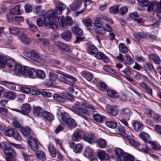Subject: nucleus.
Returning a JSON list of instances; mask_svg holds the SVG:
<instances>
[{
  "label": "nucleus",
  "instance_id": "42",
  "mask_svg": "<svg viewBox=\"0 0 161 161\" xmlns=\"http://www.w3.org/2000/svg\"><path fill=\"white\" fill-rule=\"evenodd\" d=\"M53 97V99L56 101L63 103L66 102V100L64 97L57 94H54Z\"/></svg>",
  "mask_w": 161,
  "mask_h": 161
},
{
  "label": "nucleus",
  "instance_id": "26",
  "mask_svg": "<svg viewBox=\"0 0 161 161\" xmlns=\"http://www.w3.org/2000/svg\"><path fill=\"white\" fill-rule=\"evenodd\" d=\"M64 124H66L70 129L75 128L76 126V123L75 120L72 118H69Z\"/></svg>",
  "mask_w": 161,
  "mask_h": 161
},
{
  "label": "nucleus",
  "instance_id": "56",
  "mask_svg": "<svg viewBox=\"0 0 161 161\" xmlns=\"http://www.w3.org/2000/svg\"><path fill=\"white\" fill-rule=\"evenodd\" d=\"M105 124L108 127L112 129L115 128L117 125V123L115 121H107Z\"/></svg>",
  "mask_w": 161,
  "mask_h": 161
},
{
  "label": "nucleus",
  "instance_id": "31",
  "mask_svg": "<svg viewBox=\"0 0 161 161\" xmlns=\"http://www.w3.org/2000/svg\"><path fill=\"white\" fill-rule=\"evenodd\" d=\"M150 57L155 64L158 65L161 64V60L157 55L156 54H151Z\"/></svg>",
  "mask_w": 161,
  "mask_h": 161
},
{
  "label": "nucleus",
  "instance_id": "24",
  "mask_svg": "<svg viewBox=\"0 0 161 161\" xmlns=\"http://www.w3.org/2000/svg\"><path fill=\"white\" fill-rule=\"evenodd\" d=\"M55 72L57 73L63 75L64 76L68 78L70 80L69 81L70 82L73 83L76 81V79L75 78L67 73L63 72H61L58 70H56Z\"/></svg>",
  "mask_w": 161,
  "mask_h": 161
},
{
  "label": "nucleus",
  "instance_id": "63",
  "mask_svg": "<svg viewBox=\"0 0 161 161\" xmlns=\"http://www.w3.org/2000/svg\"><path fill=\"white\" fill-rule=\"evenodd\" d=\"M126 59L125 62V64L130 65L133 63V60L130 57L129 55L126 54Z\"/></svg>",
  "mask_w": 161,
  "mask_h": 161
},
{
  "label": "nucleus",
  "instance_id": "39",
  "mask_svg": "<svg viewBox=\"0 0 161 161\" xmlns=\"http://www.w3.org/2000/svg\"><path fill=\"white\" fill-rule=\"evenodd\" d=\"M134 130L137 131H141L143 128V125L141 123L136 121L134 123Z\"/></svg>",
  "mask_w": 161,
  "mask_h": 161
},
{
  "label": "nucleus",
  "instance_id": "10",
  "mask_svg": "<svg viewBox=\"0 0 161 161\" xmlns=\"http://www.w3.org/2000/svg\"><path fill=\"white\" fill-rule=\"evenodd\" d=\"M161 7V5H160V3H159L157 2H154L153 3H151L148 7H147V11L150 12L152 11L155 12L158 11V8Z\"/></svg>",
  "mask_w": 161,
  "mask_h": 161
},
{
  "label": "nucleus",
  "instance_id": "35",
  "mask_svg": "<svg viewBox=\"0 0 161 161\" xmlns=\"http://www.w3.org/2000/svg\"><path fill=\"white\" fill-rule=\"evenodd\" d=\"M20 158H23L25 161L32 160L33 156L26 153H22L20 155Z\"/></svg>",
  "mask_w": 161,
  "mask_h": 161
},
{
  "label": "nucleus",
  "instance_id": "6",
  "mask_svg": "<svg viewBox=\"0 0 161 161\" xmlns=\"http://www.w3.org/2000/svg\"><path fill=\"white\" fill-rule=\"evenodd\" d=\"M28 142L29 145L33 151H36L38 149L40 144L37 139L29 137L28 138Z\"/></svg>",
  "mask_w": 161,
  "mask_h": 161
},
{
  "label": "nucleus",
  "instance_id": "58",
  "mask_svg": "<svg viewBox=\"0 0 161 161\" xmlns=\"http://www.w3.org/2000/svg\"><path fill=\"white\" fill-rule=\"evenodd\" d=\"M73 32L77 34L79 36H82L83 34V32L82 30L79 28L78 27H75L72 28Z\"/></svg>",
  "mask_w": 161,
  "mask_h": 161
},
{
  "label": "nucleus",
  "instance_id": "49",
  "mask_svg": "<svg viewBox=\"0 0 161 161\" xmlns=\"http://www.w3.org/2000/svg\"><path fill=\"white\" fill-rule=\"evenodd\" d=\"M95 31L96 33L102 35H104L106 33V29L103 26L96 27Z\"/></svg>",
  "mask_w": 161,
  "mask_h": 161
},
{
  "label": "nucleus",
  "instance_id": "3",
  "mask_svg": "<svg viewBox=\"0 0 161 161\" xmlns=\"http://www.w3.org/2000/svg\"><path fill=\"white\" fill-rule=\"evenodd\" d=\"M6 64L10 69L14 71L17 75L20 74V72L22 67L20 64H16L14 60L12 59H8Z\"/></svg>",
  "mask_w": 161,
  "mask_h": 161
},
{
  "label": "nucleus",
  "instance_id": "7",
  "mask_svg": "<svg viewBox=\"0 0 161 161\" xmlns=\"http://www.w3.org/2000/svg\"><path fill=\"white\" fill-rule=\"evenodd\" d=\"M27 56L30 59L36 62H40L42 60V57L38 54H36L34 51L29 52Z\"/></svg>",
  "mask_w": 161,
  "mask_h": 161
},
{
  "label": "nucleus",
  "instance_id": "14",
  "mask_svg": "<svg viewBox=\"0 0 161 161\" xmlns=\"http://www.w3.org/2000/svg\"><path fill=\"white\" fill-rule=\"evenodd\" d=\"M20 131L24 136L27 137L30 136V137H31L33 135L32 131L30 128L28 127H21Z\"/></svg>",
  "mask_w": 161,
  "mask_h": 161
},
{
  "label": "nucleus",
  "instance_id": "19",
  "mask_svg": "<svg viewBox=\"0 0 161 161\" xmlns=\"http://www.w3.org/2000/svg\"><path fill=\"white\" fill-rule=\"evenodd\" d=\"M42 116L46 120L49 121H52L53 119V116L52 114L47 111L44 112L42 113Z\"/></svg>",
  "mask_w": 161,
  "mask_h": 161
},
{
  "label": "nucleus",
  "instance_id": "15",
  "mask_svg": "<svg viewBox=\"0 0 161 161\" xmlns=\"http://www.w3.org/2000/svg\"><path fill=\"white\" fill-rule=\"evenodd\" d=\"M97 157L101 161L108 160L110 158L109 155L106 153L105 151L103 150L97 153Z\"/></svg>",
  "mask_w": 161,
  "mask_h": 161
},
{
  "label": "nucleus",
  "instance_id": "20",
  "mask_svg": "<svg viewBox=\"0 0 161 161\" xmlns=\"http://www.w3.org/2000/svg\"><path fill=\"white\" fill-rule=\"evenodd\" d=\"M66 8V6L64 4L58 2L56 4V8L55 10L57 11V14H58L59 15L61 14L62 11Z\"/></svg>",
  "mask_w": 161,
  "mask_h": 161
},
{
  "label": "nucleus",
  "instance_id": "59",
  "mask_svg": "<svg viewBox=\"0 0 161 161\" xmlns=\"http://www.w3.org/2000/svg\"><path fill=\"white\" fill-rule=\"evenodd\" d=\"M83 149V146L81 144H78L75 145L73 151L75 153H80Z\"/></svg>",
  "mask_w": 161,
  "mask_h": 161
},
{
  "label": "nucleus",
  "instance_id": "9",
  "mask_svg": "<svg viewBox=\"0 0 161 161\" xmlns=\"http://www.w3.org/2000/svg\"><path fill=\"white\" fill-rule=\"evenodd\" d=\"M58 78V75L51 72L49 73V79L47 80V84L52 86L55 84V80Z\"/></svg>",
  "mask_w": 161,
  "mask_h": 161
},
{
  "label": "nucleus",
  "instance_id": "28",
  "mask_svg": "<svg viewBox=\"0 0 161 161\" xmlns=\"http://www.w3.org/2000/svg\"><path fill=\"white\" fill-rule=\"evenodd\" d=\"M82 76L89 81H91L93 78V75L92 73L87 72L83 71Z\"/></svg>",
  "mask_w": 161,
  "mask_h": 161
},
{
  "label": "nucleus",
  "instance_id": "18",
  "mask_svg": "<svg viewBox=\"0 0 161 161\" xmlns=\"http://www.w3.org/2000/svg\"><path fill=\"white\" fill-rule=\"evenodd\" d=\"M81 1L80 0H75L70 5V9L74 10L78 9L81 5Z\"/></svg>",
  "mask_w": 161,
  "mask_h": 161
},
{
  "label": "nucleus",
  "instance_id": "29",
  "mask_svg": "<svg viewBox=\"0 0 161 161\" xmlns=\"http://www.w3.org/2000/svg\"><path fill=\"white\" fill-rule=\"evenodd\" d=\"M1 83L3 85L7 86L11 89H15L16 88L14 82H8L6 81H1Z\"/></svg>",
  "mask_w": 161,
  "mask_h": 161
},
{
  "label": "nucleus",
  "instance_id": "5",
  "mask_svg": "<svg viewBox=\"0 0 161 161\" xmlns=\"http://www.w3.org/2000/svg\"><path fill=\"white\" fill-rule=\"evenodd\" d=\"M118 130L121 133H124L123 136L125 138L128 140L130 144L135 147H138L139 144L136 142L133 139V137L128 135L126 133L125 129L122 126H120L118 128Z\"/></svg>",
  "mask_w": 161,
  "mask_h": 161
},
{
  "label": "nucleus",
  "instance_id": "23",
  "mask_svg": "<svg viewBox=\"0 0 161 161\" xmlns=\"http://www.w3.org/2000/svg\"><path fill=\"white\" fill-rule=\"evenodd\" d=\"M23 12V11L20 10V6L17 5L15 6L10 11V13H12L14 15H20Z\"/></svg>",
  "mask_w": 161,
  "mask_h": 161
},
{
  "label": "nucleus",
  "instance_id": "2",
  "mask_svg": "<svg viewBox=\"0 0 161 161\" xmlns=\"http://www.w3.org/2000/svg\"><path fill=\"white\" fill-rule=\"evenodd\" d=\"M20 74L32 79H35L37 76L36 71L34 68H29L27 66H22Z\"/></svg>",
  "mask_w": 161,
  "mask_h": 161
},
{
  "label": "nucleus",
  "instance_id": "46",
  "mask_svg": "<svg viewBox=\"0 0 161 161\" xmlns=\"http://www.w3.org/2000/svg\"><path fill=\"white\" fill-rule=\"evenodd\" d=\"M95 137L93 135H89L85 136L84 140L90 144H92L95 142Z\"/></svg>",
  "mask_w": 161,
  "mask_h": 161
},
{
  "label": "nucleus",
  "instance_id": "12",
  "mask_svg": "<svg viewBox=\"0 0 161 161\" xmlns=\"http://www.w3.org/2000/svg\"><path fill=\"white\" fill-rule=\"evenodd\" d=\"M58 118L61 124H64L69 118V116L67 113L64 112L62 113L61 115L58 116Z\"/></svg>",
  "mask_w": 161,
  "mask_h": 161
},
{
  "label": "nucleus",
  "instance_id": "27",
  "mask_svg": "<svg viewBox=\"0 0 161 161\" xmlns=\"http://www.w3.org/2000/svg\"><path fill=\"white\" fill-rule=\"evenodd\" d=\"M3 95L5 97L11 100L14 99L16 97L15 93L11 91L4 92Z\"/></svg>",
  "mask_w": 161,
  "mask_h": 161
},
{
  "label": "nucleus",
  "instance_id": "61",
  "mask_svg": "<svg viewBox=\"0 0 161 161\" xmlns=\"http://www.w3.org/2000/svg\"><path fill=\"white\" fill-rule=\"evenodd\" d=\"M82 22L86 26H90L92 25V20L90 18L83 19Z\"/></svg>",
  "mask_w": 161,
  "mask_h": 161
},
{
  "label": "nucleus",
  "instance_id": "64",
  "mask_svg": "<svg viewBox=\"0 0 161 161\" xmlns=\"http://www.w3.org/2000/svg\"><path fill=\"white\" fill-rule=\"evenodd\" d=\"M95 57L98 59H105L107 58L106 56L103 53L99 52H97L95 55Z\"/></svg>",
  "mask_w": 161,
  "mask_h": 161
},
{
  "label": "nucleus",
  "instance_id": "21",
  "mask_svg": "<svg viewBox=\"0 0 161 161\" xmlns=\"http://www.w3.org/2000/svg\"><path fill=\"white\" fill-rule=\"evenodd\" d=\"M143 67L145 70H149L151 72H153L154 67L152 63L149 62H146L143 64Z\"/></svg>",
  "mask_w": 161,
  "mask_h": 161
},
{
  "label": "nucleus",
  "instance_id": "41",
  "mask_svg": "<svg viewBox=\"0 0 161 161\" xmlns=\"http://www.w3.org/2000/svg\"><path fill=\"white\" fill-rule=\"evenodd\" d=\"M36 157L41 160L45 161L46 160L44 153L40 150H38L36 152Z\"/></svg>",
  "mask_w": 161,
  "mask_h": 161
},
{
  "label": "nucleus",
  "instance_id": "8",
  "mask_svg": "<svg viewBox=\"0 0 161 161\" xmlns=\"http://www.w3.org/2000/svg\"><path fill=\"white\" fill-rule=\"evenodd\" d=\"M60 37L66 42H69L71 39L72 34L69 30H66L63 32L60 35Z\"/></svg>",
  "mask_w": 161,
  "mask_h": 161
},
{
  "label": "nucleus",
  "instance_id": "54",
  "mask_svg": "<svg viewBox=\"0 0 161 161\" xmlns=\"http://www.w3.org/2000/svg\"><path fill=\"white\" fill-rule=\"evenodd\" d=\"M98 144L100 147L103 148L106 147L107 144V142L104 139L100 138L98 140Z\"/></svg>",
  "mask_w": 161,
  "mask_h": 161
},
{
  "label": "nucleus",
  "instance_id": "25",
  "mask_svg": "<svg viewBox=\"0 0 161 161\" xmlns=\"http://www.w3.org/2000/svg\"><path fill=\"white\" fill-rule=\"evenodd\" d=\"M24 32H22L19 38V39L24 43L25 44H28L30 43V41L29 39L28 38L25 34H24Z\"/></svg>",
  "mask_w": 161,
  "mask_h": 161
},
{
  "label": "nucleus",
  "instance_id": "33",
  "mask_svg": "<svg viewBox=\"0 0 161 161\" xmlns=\"http://www.w3.org/2000/svg\"><path fill=\"white\" fill-rule=\"evenodd\" d=\"M107 93L108 96L113 98L116 99L119 97V94L115 91L111 89H108Z\"/></svg>",
  "mask_w": 161,
  "mask_h": 161
},
{
  "label": "nucleus",
  "instance_id": "47",
  "mask_svg": "<svg viewBox=\"0 0 161 161\" xmlns=\"http://www.w3.org/2000/svg\"><path fill=\"white\" fill-rule=\"evenodd\" d=\"M97 51V49L93 45H91L87 51L88 53L91 55L95 54Z\"/></svg>",
  "mask_w": 161,
  "mask_h": 161
},
{
  "label": "nucleus",
  "instance_id": "57",
  "mask_svg": "<svg viewBox=\"0 0 161 161\" xmlns=\"http://www.w3.org/2000/svg\"><path fill=\"white\" fill-rule=\"evenodd\" d=\"M99 89L103 92L107 91L108 89V86L104 83L102 82L99 83Z\"/></svg>",
  "mask_w": 161,
  "mask_h": 161
},
{
  "label": "nucleus",
  "instance_id": "38",
  "mask_svg": "<svg viewBox=\"0 0 161 161\" xmlns=\"http://www.w3.org/2000/svg\"><path fill=\"white\" fill-rule=\"evenodd\" d=\"M7 56L3 55H0V67H5L7 60Z\"/></svg>",
  "mask_w": 161,
  "mask_h": 161
},
{
  "label": "nucleus",
  "instance_id": "60",
  "mask_svg": "<svg viewBox=\"0 0 161 161\" xmlns=\"http://www.w3.org/2000/svg\"><path fill=\"white\" fill-rule=\"evenodd\" d=\"M119 48L120 51L124 53H126L128 51V49L127 47L123 43H121L119 44Z\"/></svg>",
  "mask_w": 161,
  "mask_h": 161
},
{
  "label": "nucleus",
  "instance_id": "45",
  "mask_svg": "<svg viewBox=\"0 0 161 161\" xmlns=\"http://www.w3.org/2000/svg\"><path fill=\"white\" fill-rule=\"evenodd\" d=\"M55 45L60 49L63 50H67L68 47L67 46L63 43L59 42H55Z\"/></svg>",
  "mask_w": 161,
  "mask_h": 161
},
{
  "label": "nucleus",
  "instance_id": "17",
  "mask_svg": "<svg viewBox=\"0 0 161 161\" xmlns=\"http://www.w3.org/2000/svg\"><path fill=\"white\" fill-rule=\"evenodd\" d=\"M108 113L113 116H115L117 114L118 108L117 106H109L107 108Z\"/></svg>",
  "mask_w": 161,
  "mask_h": 161
},
{
  "label": "nucleus",
  "instance_id": "55",
  "mask_svg": "<svg viewBox=\"0 0 161 161\" xmlns=\"http://www.w3.org/2000/svg\"><path fill=\"white\" fill-rule=\"evenodd\" d=\"M5 135L9 137H13L15 134L14 130L12 128H9L5 131L4 132Z\"/></svg>",
  "mask_w": 161,
  "mask_h": 161
},
{
  "label": "nucleus",
  "instance_id": "1",
  "mask_svg": "<svg viewBox=\"0 0 161 161\" xmlns=\"http://www.w3.org/2000/svg\"><path fill=\"white\" fill-rule=\"evenodd\" d=\"M72 110L75 113L80 116L84 119L86 120L87 117L86 115L88 114V111L87 110L81 108L80 103L78 102H76L73 106Z\"/></svg>",
  "mask_w": 161,
  "mask_h": 161
},
{
  "label": "nucleus",
  "instance_id": "50",
  "mask_svg": "<svg viewBox=\"0 0 161 161\" xmlns=\"http://www.w3.org/2000/svg\"><path fill=\"white\" fill-rule=\"evenodd\" d=\"M36 78L41 79H44L46 77L45 72L41 70H39L36 71Z\"/></svg>",
  "mask_w": 161,
  "mask_h": 161
},
{
  "label": "nucleus",
  "instance_id": "34",
  "mask_svg": "<svg viewBox=\"0 0 161 161\" xmlns=\"http://www.w3.org/2000/svg\"><path fill=\"white\" fill-rule=\"evenodd\" d=\"M57 11L55 9L49 10L47 13V16H49L51 18H57L58 15H59V14H57Z\"/></svg>",
  "mask_w": 161,
  "mask_h": 161
},
{
  "label": "nucleus",
  "instance_id": "4",
  "mask_svg": "<svg viewBox=\"0 0 161 161\" xmlns=\"http://www.w3.org/2000/svg\"><path fill=\"white\" fill-rule=\"evenodd\" d=\"M4 153L7 161H14L16 160V153L13 149L8 147H5Z\"/></svg>",
  "mask_w": 161,
  "mask_h": 161
},
{
  "label": "nucleus",
  "instance_id": "51",
  "mask_svg": "<svg viewBox=\"0 0 161 161\" xmlns=\"http://www.w3.org/2000/svg\"><path fill=\"white\" fill-rule=\"evenodd\" d=\"M58 20L60 26L62 27L66 28V20L64 17L61 16L58 19Z\"/></svg>",
  "mask_w": 161,
  "mask_h": 161
},
{
  "label": "nucleus",
  "instance_id": "40",
  "mask_svg": "<svg viewBox=\"0 0 161 161\" xmlns=\"http://www.w3.org/2000/svg\"><path fill=\"white\" fill-rule=\"evenodd\" d=\"M139 136L140 137L146 142H150V141L148 140L150 138V136L148 134L143 132H142L140 133Z\"/></svg>",
  "mask_w": 161,
  "mask_h": 161
},
{
  "label": "nucleus",
  "instance_id": "44",
  "mask_svg": "<svg viewBox=\"0 0 161 161\" xmlns=\"http://www.w3.org/2000/svg\"><path fill=\"white\" fill-rule=\"evenodd\" d=\"M48 150L51 155L54 158L56 156L57 151L53 145L50 144L48 146Z\"/></svg>",
  "mask_w": 161,
  "mask_h": 161
},
{
  "label": "nucleus",
  "instance_id": "48",
  "mask_svg": "<svg viewBox=\"0 0 161 161\" xmlns=\"http://www.w3.org/2000/svg\"><path fill=\"white\" fill-rule=\"evenodd\" d=\"M94 119L97 122L101 123L105 119L104 116H102L97 114H94L93 115Z\"/></svg>",
  "mask_w": 161,
  "mask_h": 161
},
{
  "label": "nucleus",
  "instance_id": "16",
  "mask_svg": "<svg viewBox=\"0 0 161 161\" xmlns=\"http://www.w3.org/2000/svg\"><path fill=\"white\" fill-rule=\"evenodd\" d=\"M31 107L28 103L24 104L21 107L22 114L27 115L30 112Z\"/></svg>",
  "mask_w": 161,
  "mask_h": 161
},
{
  "label": "nucleus",
  "instance_id": "62",
  "mask_svg": "<svg viewBox=\"0 0 161 161\" xmlns=\"http://www.w3.org/2000/svg\"><path fill=\"white\" fill-rule=\"evenodd\" d=\"M43 109L40 107H37L35 108L34 110V114L37 116H39L40 114L42 113Z\"/></svg>",
  "mask_w": 161,
  "mask_h": 161
},
{
  "label": "nucleus",
  "instance_id": "36",
  "mask_svg": "<svg viewBox=\"0 0 161 161\" xmlns=\"http://www.w3.org/2000/svg\"><path fill=\"white\" fill-rule=\"evenodd\" d=\"M83 154L84 156L87 158L91 157L92 155V149L89 147H87L84 152Z\"/></svg>",
  "mask_w": 161,
  "mask_h": 161
},
{
  "label": "nucleus",
  "instance_id": "22",
  "mask_svg": "<svg viewBox=\"0 0 161 161\" xmlns=\"http://www.w3.org/2000/svg\"><path fill=\"white\" fill-rule=\"evenodd\" d=\"M114 151L117 157L118 158V160L122 161V158H123V154L125 153H124V151L120 148H117L115 149Z\"/></svg>",
  "mask_w": 161,
  "mask_h": 161
},
{
  "label": "nucleus",
  "instance_id": "37",
  "mask_svg": "<svg viewBox=\"0 0 161 161\" xmlns=\"http://www.w3.org/2000/svg\"><path fill=\"white\" fill-rule=\"evenodd\" d=\"M103 22L102 18L97 17L94 20V24L96 27L103 26Z\"/></svg>",
  "mask_w": 161,
  "mask_h": 161
},
{
  "label": "nucleus",
  "instance_id": "32",
  "mask_svg": "<svg viewBox=\"0 0 161 161\" xmlns=\"http://www.w3.org/2000/svg\"><path fill=\"white\" fill-rule=\"evenodd\" d=\"M123 159L124 161H134L135 157L131 154L125 153L123 154Z\"/></svg>",
  "mask_w": 161,
  "mask_h": 161
},
{
  "label": "nucleus",
  "instance_id": "30",
  "mask_svg": "<svg viewBox=\"0 0 161 161\" xmlns=\"http://www.w3.org/2000/svg\"><path fill=\"white\" fill-rule=\"evenodd\" d=\"M81 104L83 107H85L90 109L91 111L93 112L95 111V107L92 104L86 102L85 101L82 102Z\"/></svg>",
  "mask_w": 161,
  "mask_h": 161
},
{
  "label": "nucleus",
  "instance_id": "53",
  "mask_svg": "<svg viewBox=\"0 0 161 161\" xmlns=\"http://www.w3.org/2000/svg\"><path fill=\"white\" fill-rule=\"evenodd\" d=\"M120 4L117 5L110 7L109 9V11L110 13L117 14L119 13V7Z\"/></svg>",
  "mask_w": 161,
  "mask_h": 161
},
{
  "label": "nucleus",
  "instance_id": "13",
  "mask_svg": "<svg viewBox=\"0 0 161 161\" xmlns=\"http://www.w3.org/2000/svg\"><path fill=\"white\" fill-rule=\"evenodd\" d=\"M84 136L83 132L80 130H77L72 136V139L74 141H78Z\"/></svg>",
  "mask_w": 161,
  "mask_h": 161
},
{
  "label": "nucleus",
  "instance_id": "11",
  "mask_svg": "<svg viewBox=\"0 0 161 161\" xmlns=\"http://www.w3.org/2000/svg\"><path fill=\"white\" fill-rule=\"evenodd\" d=\"M9 31L10 33L14 35H18L19 33L25 31V30L23 29H19L17 27L13 26H10L9 28Z\"/></svg>",
  "mask_w": 161,
  "mask_h": 161
},
{
  "label": "nucleus",
  "instance_id": "43",
  "mask_svg": "<svg viewBox=\"0 0 161 161\" xmlns=\"http://www.w3.org/2000/svg\"><path fill=\"white\" fill-rule=\"evenodd\" d=\"M132 112L131 110L127 108L122 109L121 113L124 116L126 117H129L131 114Z\"/></svg>",
  "mask_w": 161,
  "mask_h": 161
},
{
  "label": "nucleus",
  "instance_id": "52",
  "mask_svg": "<svg viewBox=\"0 0 161 161\" xmlns=\"http://www.w3.org/2000/svg\"><path fill=\"white\" fill-rule=\"evenodd\" d=\"M52 22V19L49 16L46 15L44 17V24L45 26H49L50 25H51Z\"/></svg>",
  "mask_w": 161,
  "mask_h": 161
}]
</instances>
